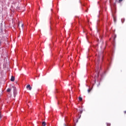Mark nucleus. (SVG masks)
<instances>
[{
  "mask_svg": "<svg viewBox=\"0 0 126 126\" xmlns=\"http://www.w3.org/2000/svg\"><path fill=\"white\" fill-rule=\"evenodd\" d=\"M95 71H96L97 72H98V71H99V67H96L95 68Z\"/></svg>",
  "mask_w": 126,
  "mask_h": 126,
  "instance_id": "5",
  "label": "nucleus"
},
{
  "mask_svg": "<svg viewBox=\"0 0 126 126\" xmlns=\"http://www.w3.org/2000/svg\"><path fill=\"white\" fill-rule=\"evenodd\" d=\"M11 91V88H8L7 89V92H10Z\"/></svg>",
  "mask_w": 126,
  "mask_h": 126,
  "instance_id": "6",
  "label": "nucleus"
},
{
  "mask_svg": "<svg viewBox=\"0 0 126 126\" xmlns=\"http://www.w3.org/2000/svg\"><path fill=\"white\" fill-rule=\"evenodd\" d=\"M124 114H126V110L124 111Z\"/></svg>",
  "mask_w": 126,
  "mask_h": 126,
  "instance_id": "17",
  "label": "nucleus"
},
{
  "mask_svg": "<svg viewBox=\"0 0 126 126\" xmlns=\"http://www.w3.org/2000/svg\"><path fill=\"white\" fill-rule=\"evenodd\" d=\"M82 112H83L82 110H80V113L81 114H82Z\"/></svg>",
  "mask_w": 126,
  "mask_h": 126,
  "instance_id": "13",
  "label": "nucleus"
},
{
  "mask_svg": "<svg viewBox=\"0 0 126 126\" xmlns=\"http://www.w3.org/2000/svg\"><path fill=\"white\" fill-rule=\"evenodd\" d=\"M123 0H119V2H122V1H123Z\"/></svg>",
  "mask_w": 126,
  "mask_h": 126,
  "instance_id": "11",
  "label": "nucleus"
},
{
  "mask_svg": "<svg viewBox=\"0 0 126 126\" xmlns=\"http://www.w3.org/2000/svg\"><path fill=\"white\" fill-rule=\"evenodd\" d=\"M0 119H1V115L0 114Z\"/></svg>",
  "mask_w": 126,
  "mask_h": 126,
  "instance_id": "15",
  "label": "nucleus"
},
{
  "mask_svg": "<svg viewBox=\"0 0 126 126\" xmlns=\"http://www.w3.org/2000/svg\"><path fill=\"white\" fill-rule=\"evenodd\" d=\"M26 88H27V90H30V91L32 90V87H31V86H30V85H28L27 86Z\"/></svg>",
  "mask_w": 126,
  "mask_h": 126,
  "instance_id": "1",
  "label": "nucleus"
},
{
  "mask_svg": "<svg viewBox=\"0 0 126 126\" xmlns=\"http://www.w3.org/2000/svg\"><path fill=\"white\" fill-rule=\"evenodd\" d=\"M13 88H14V90H16V88L13 87Z\"/></svg>",
  "mask_w": 126,
  "mask_h": 126,
  "instance_id": "14",
  "label": "nucleus"
},
{
  "mask_svg": "<svg viewBox=\"0 0 126 126\" xmlns=\"http://www.w3.org/2000/svg\"><path fill=\"white\" fill-rule=\"evenodd\" d=\"M73 74H74V72L72 73L73 76Z\"/></svg>",
  "mask_w": 126,
  "mask_h": 126,
  "instance_id": "18",
  "label": "nucleus"
},
{
  "mask_svg": "<svg viewBox=\"0 0 126 126\" xmlns=\"http://www.w3.org/2000/svg\"><path fill=\"white\" fill-rule=\"evenodd\" d=\"M15 79V78L14 77V76H12L11 79H10L11 81L13 82V81H14Z\"/></svg>",
  "mask_w": 126,
  "mask_h": 126,
  "instance_id": "2",
  "label": "nucleus"
},
{
  "mask_svg": "<svg viewBox=\"0 0 126 126\" xmlns=\"http://www.w3.org/2000/svg\"><path fill=\"white\" fill-rule=\"evenodd\" d=\"M24 26V25L23 24H22V29H23V27Z\"/></svg>",
  "mask_w": 126,
  "mask_h": 126,
  "instance_id": "12",
  "label": "nucleus"
},
{
  "mask_svg": "<svg viewBox=\"0 0 126 126\" xmlns=\"http://www.w3.org/2000/svg\"><path fill=\"white\" fill-rule=\"evenodd\" d=\"M91 91V89H89L88 90V92L89 93H90Z\"/></svg>",
  "mask_w": 126,
  "mask_h": 126,
  "instance_id": "10",
  "label": "nucleus"
},
{
  "mask_svg": "<svg viewBox=\"0 0 126 126\" xmlns=\"http://www.w3.org/2000/svg\"><path fill=\"white\" fill-rule=\"evenodd\" d=\"M107 126H111V123H107Z\"/></svg>",
  "mask_w": 126,
  "mask_h": 126,
  "instance_id": "9",
  "label": "nucleus"
},
{
  "mask_svg": "<svg viewBox=\"0 0 126 126\" xmlns=\"http://www.w3.org/2000/svg\"><path fill=\"white\" fill-rule=\"evenodd\" d=\"M46 122H43L42 123V126H46Z\"/></svg>",
  "mask_w": 126,
  "mask_h": 126,
  "instance_id": "3",
  "label": "nucleus"
},
{
  "mask_svg": "<svg viewBox=\"0 0 126 126\" xmlns=\"http://www.w3.org/2000/svg\"><path fill=\"white\" fill-rule=\"evenodd\" d=\"M1 44V40L0 39V45Z\"/></svg>",
  "mask_w": 126,
  "mask_h": 126,
  "instance_id": "16",
  "label": "nucleus"
},
{
  "mask_svg": "<svg viewBox=\"0 0 126 126\" xmlns=\"http://www.w3.org/2000/svg\"><path fill=\"white\" fill-rule=\"evenodd\" d=\"M79 101H82V97H79Z\"/></svg>",
  "mask_w": 126,
  "mask_h": 126,
  "instance_id": "8",
  "label": "nucleus"
},
{
  "mask_svg": "<svg viewBox=\"0 0 126 126\" xmlns=\"http://www.w3.org/2000/svg\"><path fill=\"white\" fill-rule=\"evenodd\" d=\"M100 62V56H98V61H97V63Z\"/></svg>",
  "mask_w": 126,
  "mask_h": 126,
  "instance_id": "7",
  "label": "nucleus"
},
{
  "mask_svg": "<svg viewBox=\"0 0 126 126\" xmlns=\"http://www.w3.org/2000/svg\"><path fill=\"white\" fill-rule=\"evenodd\" d=\"M125 21H126V19L125 18H122L121 19V21H122V23H124Z\"/></svg>",
  "mask_w": 126,
  "mask_h": 126,
  "instance_id": "4",
  "label": "nucleus"
}]
</instances>
